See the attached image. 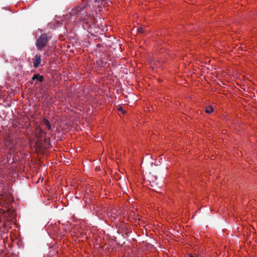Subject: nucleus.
<instances>
[{
    "label": "nucleus",
    "instance_id": "1",
    "mask_svg": "<svg viewBox=\"0 0 257 257\" xmlns=\"http://www.w3.org/2000/svg\"><path fill=\"white\" fill-rule=\"evenodd\" d=\"M48 41L47 34H43L37 39L36 43L37 47L39 50H41L47 44Z\"/></svg>",
    "mask_w": 257,
    "mask_h": 257
},
{
    "label": "nucleus",
    "instance_id": "2",
    "mask_svg": "<svg viewBox=\"0 0 257 257\" xmlns=\"http://www.w3.org/2000/svg\"><path fill=\"white\" fill-rule=\"evenodd\" d=\"M76 17L80 21L86 20L88 18V15L84 9H82L76 15Z\"/></svg>",
    "mask_w": 257,
    "mask_h": 257
},
{
    "label": "nucleus",
    "instance_id": "3",
    "mask_svg": "<svg viewBox=\"0 0 257 257\" xmlns=\"http://www.w3.org/2000/svg\"><path fill=\"white\" fill-rule=\"evenodd\" d=\"M41 62V58L40 55H36L35 57V59L33 61L34 67L35 68H37L39 66L40 63Z\"/></svg>",
    "mask_w": 257,
    "mask_h": 257
},
{
    "label": "nucleus",
    "instance_id": "4",
    "mask_svg": "<svg viewBox=\"0 0 257 257\" xmlns=\"http://www.w3.org/2000/svg\"><path fill=\"white\" fill-rule=\"evenodd\" d=\"M33 80L37 79L40 82H42L43 80V77L38 74L34 75L32 78Z\"/></svg>",
    "mask_w": 257,
    "mask_h": 257
},
{
    "label": "nucleus",
    "instance_id": "5",
    "mask_svg": "<svg viewBox=\"0 0 257 257\" xmlns=\"http://www.w3.org/2000/svg\"><path fill=\"white\" fill-rule=\"evenodd\" d=\"M43 123L48 130H50L51 129L50 123L48 119L44 118L43 119Z\"/></svg>",
    "mask_w": 257,
    "mask_h": 257
},
{
    "label": "nucleus",
    "instance_id": "6",
    "mask_svg": "<svg viewBox=\"0 0 257 257\" xmlns=\"http://www.w3.org/2000/svg\"><path fill=\"white\" fill-rule=\"evenodd\" d=\"M213 109L211 106L207 107L205 109V112L207 113H211L213 111Z\"/></svg>",
    "mask_w": 257,
    "mask_h": 257
},
{
    "label": "nucleus",
    "instance_id": "7",
    "mask_svg": "<svg viewBox=\"0 0 257 257\" xmlns=\"http://www.w3.org/2000/svg\"><path fill=\"white\" fill-rule=\"evenodd\" d=\"M118 111L121 112L122 114L125 113V111L123 109L122 107L120 106L117 108Z\"/></svg>",
    "mask_w": 257,
    "mask_h": 257
},
{
    "label": "nucleus",
    "instance_id": "8",
    "mask_svg": "<svg viewBox=\"0 0 257 257\" xmlns=\"http://www.w3.org/2000/svg\"><path fill=\"white\" fill-rule=\"evenodd\" d=\"M138 30L139 32H140L141 33H143L145 32V30H144V29L143 28H139L138 29Z\"/></svg>",
    "mask_w": 257,
    "mask_h": 257
},
{
    "label": "nucleus",
    "instance_id": "9",
    "mask_svg": "<svg viewBox=\"0 0 257 257\" xmlns=\"http://www.w3.org/2000/svg\"><path fill=\"white\" fill-rule=\"evenodd\" d=\"M189 257H195V256L190 253V254H189Z\"/></svg>",
    "mask_w": 257,
    "mask_h": 257
}]
</instances>
